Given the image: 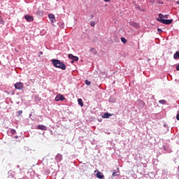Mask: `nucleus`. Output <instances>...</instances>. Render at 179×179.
<instances>
[{"instance_id":"nucleus-39","label":"nucleus","mask_w":179,"mask_h":179,"mask_svg":"<svg viewBox=\"0 0 179 179\" xmlns=\"http://www.w3.org/2000/svg\"><path fill=\"white\" fill-rule=\"evenodd\" d=\"M177 5H179V1H176Z\"/></svg>"},{"instance_id":"nucleus-7","label":"nucleus","mask_w":179,"mask_h":179,"mask_svg":"<svg viewBox=\"0 0 179 179\" xmlns=\"http://www.w3.org/2000/svg\"><path fill=\"white\" fill-rule=\"evenodd\" d=\"M69 59H71L72 61H75L76 62H78V61H79V57H78L77 56H74L72 54L69 55Z\"/></svg>"},{"instance_id":"nucleus-14","label":"nucleus","mask_w":179,"mask_h":179,"mask_svg":"<svg viewBox=\"0 0 179 179\" xmlns=\"http://www.w3.org/2000/svg\"><path fill=\"white\" fill-rule=\"evenodd\" d=\"M96 178H99V179H103L104 178V175L103 174V173L98 171L96 174Z\"/></svg>"},{"instance_id":"nucleus-21","label":"nucleus","mask_w":179,"mask_h":179,"mask_svg":"<svg viewBox=\"0 0 179 179\" xmlns=\"http://www.w3.org/2000/svg\"><path fill=\"white\" fill-rule=\"evenodd\" d=\"M36 14L38 15V16H43V11L41 10L38 9L36 11Z\"/></svg>"},{"instance_id":"nucleus-28","label":"nucleus","mask_w":179,"mask_h":179,"mask_svg":"<svg viewBox=\"0 0 179 179\" xmlns=\"http://www.w3.org/2000/svg\"><path fill=\"white\" fill-rule=\"evenodd\" d=\"M29 118L33 121L34 120V117H33V115L31 113L29 114Z\"/></svg>"},{"instance_id":"nucleus-8","label":"nucleus","mask_w":179,"mask_h":179,"mask_svg":"<svg viewBox=\"0 0 179 179\" xmlns=\"http://www.w3.org/2000/svg\"><path fill=\"white\" fill-rule=\"evenodd\" d=\"M24 19H25V20H27L29 22H33L34 20V17H33V16H31L30 15H24Z\"/></svg>"},{"instance_id":"nucleus-20","label":"nucleus","mask_w":179,"mask_h":179,"mask_svg":"<svg viewBox=\"0 0 179 179\" xmlns=\"http://www.w3.org/2000/svg\"><path fill=\"white\" fill-rule=\"evenodd\" d=\"M48 17L50 20H52L53 19H55V15L54 14H49Z\"/></svg>"},{"instance_id":"nucleus-38","label":"nucleus","mask_w":179,"mask_h":179,"mask_svg":"<svg viewBox=\"0 0 179 179\" xmlns=\"http://www.w3.org/2000/svg\"><path fill=\"white\" fill-rule=\"evenodd\" d=\"M91 17H92V19H93V17H94V15H92Z\"/></svg>"},{"instance_id":"nucleus-4","label":"nucleus","mask_w":179,"mask_h":179,"mask_svg":"<svg viewBox=\"0 0 179 179\" xmlns=\"http://www.w3.org/2000/svg\"><path fill=\"white\" fill-rule=\"evenodd\" d=\"M55 100V101H64V100H65V96L62 94H59L56 96Z\"/></svg>"},{"instance_id":"nucleus-9","label":"nucleus","mask_w":179,"mask_h":179,"mask_svg":"<svg viewBox=\"0 0 179 179\" xmlns=\"http://www.w3.org/2000/svg\"><path fill=\"white\" fill-rule=\"evenodd\" d=\"M120 177V171H114L112 173V178L113 179H117Z\"/></svg>"},{"instance_id":"nucleus-17","label":"nucleus","mask_w":179,"mask_h":179,"mask_svg":"<svg viewBox=\"0 0 179 179\" xmlns=\"http://www.w3.org/2000/svg\"><path fill=\"white\" fill-rule=\"evenodd\" d=\"M8 133L10 136L15 135V134H16V130L15 129H10Z\"/></svg>"},{"instance_id":"nucleus-16","label":"nucleus","mask_w":179,"mask_h":179,"mask_svg":"<svg viewBox=\"0 0 179 179\" xmlns=\"http://www.w3.org/2000/svg\"><path fill=\"white\" fill-rule=\"evenodd\" d=\"M108 101H109V103H115V101H117V100L115 99V97L111 96L109 97Z\"/></svg>"},{"instance_id":"nucleus-19","label":"nucleus","mask_w":179,"mask_h":179,"mask_svg":"<svg viewBox=\"0 0 179 179\" xmlns=\"http://www.w3.org/2000/svg\"><path fill=\"white\" fill-rule=\"evenodd\" d=\"M173 58L174 59H179V52L177 51L174 55H173Z\"/></svg>"},{"instance_id":"nucleus-36","label":"nucleus","mask_w":179,"mask_h":179,"mask_svg":"<svg viewBox=\"0 0 179 179\" xmlns=\"http://www.w3.org/2000/svg\"><path fill=\"white\" fill-rule=\"evenodd\" d=\"M104 2H110V0H103Z\"/></svg>"},{"instance_id":"nucleus-29","label":"nucleus","mask_w":179,"mask_h":179,"mask_svg":"<svg viewBox=\"0 0 179 179\" xmlns=\"http://www.w3.org/2000/svg\"><path fill=\"white\" fill-rule=\"evenodd\" d=\"M157 31H158V33H163V30H162V29H160V28H158L157 29Z\"/></svg>"},{"instance_id":"nucleus-5","label":"nucleus","mask_w":179,"mask_h":179,"mask_svg":"<svg viewBox=\"0 0 179 179\" xmlns=\"http://www.w3.org/2000/svg\"><path fill=\"white\" fill-rule=\"evenodd\" d=\"M162 149L166 152V153H171V149L167 144L163 145Z\"/></svg>"},{"instance_id":"nucleus-35","label":"nucleus","mask_w":179,"mask_h":179,"mask_svg":"<svg viewBox=\"0 0 179 179\" xmlns=\"http://www.w3.org/2000/svg\"><path fill=\"white\" fill-rule=\"evenodd\" d=\"M73 62H76V61L71 60V64H73Z\"/></svg>"},{"instance_id":"nucleus-1","label":"nucleus","mask_w":179,"mask_h":179,"mask_svg":"<svg viewBox=\"0 0 179 179\" xmlns=\"http://www.w3.org/2000/svg\"><path fill=\"white\" fill-rule=\"evenodd\" d=\"M52 64L55 68H59V69H62V71H65L66 69V66L65 64L59 59H52Z\"/></svg>"},{"instance_id":"nucleus-33","label":"nucleus","mask_w":179,"mask_h":179,"mask_svg":"<svg viewBox=\"0 0 179 179\" xmlns=\"http://www.w3.org/2000/svg\"><path fill=\"white\" fill-rule=\"evenodd\" d=\"M158 3H159L160 5H163L164 3H163V1L159 0V1H158Z\"/></svg>"},{"instance_id":"nucleus-24","label":"nucleus","mask_w":179,"mask_h":179,"mask_svg":"<svg viewBox=\"0 0 179 179\" xmlns=\"http://www.w3.org/2000/svg\"><path fill=\"white\" fill-rule=\"evenodd\" d=\"M85 83L87 85V86H90V85H92V82L89 81L88 80H85Z\"/></svg>"},{"instance_id":"nucleus-27","label":"nucleus","mask_w":179,"mask_h":179,"mask_svg":"<svg viewBox=\"0 0 179 179\" xmlns=\"http://www.w3.org/2000/svg\"><path fill=\"white\" fill-rule=\"evenodd\" d=\"M0 23L1 24H5V21L3 20V19H2V17H0Z\"/></svg>"},{"instance_id":"nucleus-37","label":"nucleus","mask_w":179,"mask_h":179,"mask_svg":"<svg viewBox=\"0 0 179 179\" xmlns=\"http://www.w3.org/2000/svg\"><path fill=\"white\" fill-rule=\"evenodd\" d=\"M15 139H17V138H19V136H15V137H14Z\"/></svg>"},{"instance_id":"nucleus-12","label":"nucleus","mask_w":179,"mask_h":179,"mask_svg":"<svg viewBox=\"0 0 179 179\" xmlns=\"http://www.w3.org/2000/svg\"><path fill=\"white\" fill-rule=\"evenodd\" d=\"M37 129H40L41 131H47V127L43 124H38L37 126Z\"/></svg>"},{"instance_id":"nucleus-34","label":"nucleus","mask_w":179,"mask_h":179,"mask_svg":"<svg viewBox=\"0 0 179 179\" xmlns=\"http://www.w3.org/2000/svg\"><path fill=\"white\" fill-rule=\"evenodd\" d=\"M41 55H43V52H39L38 57H41Z\"/></svg>"},{"instance_id":"nucleus-31","label":"nucleus","mask_w":179,"mask_h":179,"mask_svg":"<svg viewBox=\"0 0 179 179\" xmlns=\"http://www.w3.org/2000/svg\"><path fill=\"white\" fill-rule=\"evenodd\" d=\"M50 22H51L52 23H55V22H57V20H56L55 18V19H53V20H50Z\"/></svg>"},{"instance_id":"nucleus-22","label":"nucleus","mask_w":179,"mask_h":179,"mask_svg":"<svg viewBox=\"0 0 179 179\" xmlns=\"http://www.w3.org/2000/svg\"><path fill=\"white\" fill-rule=\"evenodd\" d=\"M167 103V101L164 100V99H162L159 101V104H166Z\"/></svg>"},{"instance_id":"nucleus-40","label":"nucleus","mask_w":179,"mask_h":179,"mask_svg":"<svg viewBox=\"0 0 179 179\" xmlns=\"http://www.w3.org/2000/svg\"><path fill=\"white\" fill-rule=\"evenodd\" d=\"M178 170H179V166H178Z\"/></svg>"},{"instance_id":"nucleus-32","label":"nucleus","mask_w":179,"mask_h":179,"mask_svg":"<svg viewBox=\"0 0 179 179\" xmlns=\"http://www.w3.org/2000/svg\"><path fill=\"white\" fill-rule=\"evenodd\" d=\"M18 114L20 115V114H23V111L22 110H18Z\"/></svg>"},{"instance_id":"nucleus-18","label":"nucleus","mask_w":179,"mask_h":179,"mask_svg":"<svg viewBox=\"0 0 179 179\" xmlns=\"http://www.w3.org/2000/svg\"><path fill=\"white\" fill-rule=\"evenodd\" d=\"M78 103L79 106H80V107H83V106H85L83 103V100H82V99H78Z\"/></svg>"},{"instance_id":"nucleus-3","label":"nucleus","mask_w":179,"mask_h":179,"mask_svg":"<svg viewBox=\"0 0 179 179\" xmlns=\"http://www.w3.org/2000/svg\"><path fill=\"white\" fill-rule=\"evenodd\" d=\"M15 89H16L17 90H23V83L22 82H17L15 85H14Z\"/></svg>"},{"instance_id":"nucleus-13","label":"nucleus","mask_w":179,"mask_h":179,"mask_svg":"<svg viewBox=\"0 0 179 179\" xmlns=\"http://www.w3.org/2000/svg\"><path fill=\"white\" fill-rule=\"evenodd\" d=\"M157 19H165V20H167L169 19V15H163L162 13H159L158 15V17Z\"/></svg>"},{"instance_id":"nucleus-10","label":"nucleus","mask_w":179,"mask_h":179,"mask_svg":"<svg viewBox=\"0 0 179 179\" xmlns=\"http://www.w3.org/2000/svg\"><path fill=\"white\" fill-rule=\"evenodd\" d=\"M55 160H56L57 163H60V162L62 161V155H61V154H57V155L55 156Z\"/></svg>"},{"instance_id":"nucleus-11","label":"nucleus","mask_w":179,"mask_h":179,"mask_svg":"<svg viewBox=\"0 0 179 179\" xmlns=\"http://www.w3.org/2000/svg\"><path fill=\"white\" fill-rule=\"evenodd\" d=\"M130 26H132L133 27H135V29H139V25L138 23L134 22V21H130L129 22Z\"/></svg>"},{"instance_id":"nucleus-2","label":"nucleus","mask_w":179,"mask_h":179,"mask_svg":"<svg viewBox=\"0 0 179 179\" xmlns=\"http://www.w3.org/2000/svg\"><path fill=\"white\" fill-rule=\"evenodd\" d=\"M157 21L162 23V24H171L173 23V19H157Z\"/></svg>"},{"instance_id":"nucleus-26","label":"nucleus","mask_w":179,"mask_h":179,"mask_svg":"<svg viewBox=\"0 0 179 179\" xmlns=\"http://www.w3.org/2000/svg\"><path fill=\"white\" fill-rule=\"evenodd\" d=\"M90 26H91L92 27H94V26H96V22H94V21H91V22H90Z\"/></svg>"},{"instance_id":"nucleus-23","label":"nucleus","mask_w":179,"mask_h":179,"mask_svg":"<svg viewBox=\"0 0 179 179\" xmlns=\"http://www.w3.org/2000/svg\"><path fill=\"white\" fill-rule=\"evenodd\" d=\"M120 40L123 44H127V39L124 37L120 38Z\"/></svg>"},{"instance_id":"nucleus-15","label":"nucleus","mask_w":179,"mask_h":179,"mask_svg":"<svg viewBox=\"0 0 179 179\" xmlns=\"http://www.w3.org/2000/svg\"><path fill=\"white\" fill-rule=\"evenodd\" d=\"M111 115H113V114L108 113V112H106V113H103L102 117L103 118H110V117H111Z\"/></svg>"},{"instance_id":"nucleus-6","label":"nucleus","mask_w":179,"mask_h":179,"mask_svg":"<svg viewBox=\"0 0 179 179\" xmlns=\"http://www.w3.org/2000/svg\"><path fill=\"white\" fill-rule=\"evenodd\" d=\"M138 108H143L145 107V102L142 100H138L136 101Z\"/></svg>"},{"instance_id":"nucleus-25","label":"nucleus","mask_w":179,"mask_h":179,"mask_svg":"<svg viewBox=\"0 0 179 179\" xmlns=\"http://www.w3.org/2000/svg\"><path fill=\"white\" fill-rule=\"evenodd\" d=\"M136 9H138V10H141V12H145V10H144V9H142L140 6H136Z\"/></svg>"},{"instance_id":"nucleus-30","label":"nucleus","mask_w":179,"mask_h":179,"mask_svg":"<svg viewBox=\"0 0 179 179\" xmlns=\"http://www.w3.org/2000/svg\"><path fill=\"white\" fill-rule=\"evenodd\" d=\"M164 127L165 128H167V129H166V131H169V126H168L166 124H164Z\"/></svg>"}]
</instances>
